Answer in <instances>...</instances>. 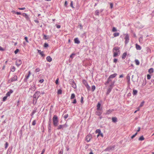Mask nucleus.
<instances>
[{
	"label": "nucleus",
	"mask_w": 154,
	"mask_h": 154,
	"mask_svg": "<svg viewBox=\"0 0 154 154\" xmlns=\"http://www.w3.org/2000/svg\"><path fill=\"white\" fill-rule=\"evenodd\" d=\"M53 124L54 127L57 126L58 124L59 120L58 116L56 115L54 116L53 119Z\"/></svg>",
	"instance_id": "nucleus-1"
},
{
	"label": "nucleus",
	"mask_w": 154,
	"mask_h": 154,
	"mask_svg": "<svg viewBox=\"0 0 154 154\" xmlns=\"http://www.w3.org/2000/svg\"><path fill=\"white\" fill-rule=\"evenodd\" d=\"M82 83L83 84L85 85L86 87V88L87 89L88 91H89L90 89V87L88 85L87 82V81L83 79L82 80Z\"/></svg>",
	"instance_id": "nucleus-2"
},
{
	"label": "nucleus",
	"mask_w": 154,
	"mask_h": 154,
	"mask_svg": "<svg viewBox=\"0 0 154 154\" xmlns=\"http://www.w3.org/2000/svg\"><path fill=\"white\" fill-rule=\"evenodd\" d=\"M115 146L113 145L112 146H110L107 147L106 149L104 150L105 151H109L110 150H113L115 148Z\"/></svg>",
	"instance_id": "nucleus-3"
},
{
	"label": "nucleus",
	"mask_w": 154,
	"mask_h": 154,
	"mask_svg": "<svg viewBox=\"0 0 154 154\" xmlns=\"http://www.w3.org/2000/svg\"><path fill=\"white\" fill-rule=\"evenodd\" d=\"M69 83L75 89L76 88V84L73 80H70L69 81Z\"/></svg>",
	"instance_id": "nucleus-4"
},
{
	"label": "nucleus",
	"mask_w": 154,
	"mask_h": 154,
	"mask_svg": "<svg viewBox=\"0 0 154 154\" xmlns=\"http://www.w3.org/2000/svg\"><path fill=\"white\" fill-rule=\"evenodd\" d=\"M125 37L124 39L125 40V44H127L129 40V36L128 34H125Z\"/></svg>",
	"instance_id": "nucleus-5"
},
{
	"label": "nucleus",
	"mask_w": 154,
	"mask_h": 154,
	"mask_svg": "<svg viewBox=\"0 0 154 154\" xmlns=\"http://www.w3.org/2000/svg\"><path fill=\"white\" fill-rule=\"evenodd\" d=\"M113 87L109 85V86L108 88V89L107 90V91L106 93V95H108L110 93Z\"/></svg>",
	"instance_id": "nucleus-6"
},
{
	"label": "nucleus",
	"mask_w": 154,
	"mask_h": 154,
	"mask_svg": "<svg viewBox=\"0 0 154 154\" xmlns=\"http://www.w3.org/2000/svg\"><path fill=\"white\" fill-rule=\"evenodd\" d=\"M22 63V61L20 59H17L16 62V65L18 67Z\"/></svg>",
	"instance_id": "nucleus-7"
},
{
	"label": "nucleus",
	"mask_w": 154,
	"mask_h": 154,
	"mask_svg": "<svg viewBox=\"0 0 154 154\" xmlns=\"http://www.w3.org/2000/svg\"><path fill=\"white\" fill-rule=\"evenodd\" d=\"M22 15L26 18L27 21H29L30 20V19L29 15H28L26 13H23L22 14Z\"/></svg>",
	"instance_id": "nucleus-8"
},
{
	"label": "nucleus",
	"mask_w": 154,
	"mask_h": 154,
	"mask_svg": "<svg viewBox=\"0 0 154 154\" xmlns=\"http://www.w3.org/2000/svg\"><path fill=\"white\" fill-rule=\"evenodd\" d=\"M31 74V72L30 71L29 72V74H26L25 76V78L24 79V81L25 82H27V80L28 79L30 75Z\"/></svg>",
	"instance_id": "nucleus-9"
},
{
	"label": "nucleus",
	"mask_w": 154,
	"mask_h": 154,
	"mask_svg": "<svg viewBox=\"0 0 154 154\" xmlns=\"http://www.w3.org/2000/svg\"><path fill=\"white\" fill-rule=\"evenodd\" d=\"M92 135L91 134H88L87 135L86 137V140L87 142H89L91 139V138Z\"/></svg>",
	"instance_id": "nucleus-10"
},
{
	"label": "nucleus",
	"mask_w": 154,
	"mask_h": 154,
	"mask_svg": "<svg viewBox=\"0 0 154 154\" xmlns=\"http://www.w3.org/2000/svg\"><path fill=\"white\" fill-rule=\"evenodd\" d=\"M36 89L35 84L33 83L31 88H29V90L32 91H34Z\"/></svg>",
	"instance_id": "nucleus-11"
},
{
	"label": "nucleus",
	"mask_w": 154,
	"mask_h": 154,
	"mask_svg": "<svg viewBox=\"0 0 154 154\" xmlns=\"http://www.w3.org/2000/svg\"><path fill=\"white\" fill-rule=\"evenodd\" d=\"M119 48L118 47H114L113 49V51L114 52V51H115L116 52L118 53H119V54H120V52L119 50Z\"/></svg>",
	"instance_id": "nucleus-12"
},
{
	"label": "nucleus",
	"mask_w": 154,
	"mask_h": 154,
	"mask_svg": "<svg viewBox=\"0 0 154 154\" xmlns=\"http://www.w3.org/2000/svg\"><path fill=\"white\" fill-rule=\"evenodd\" d=\"M13 91L12 89H10L9 90V91H8L6 94V95L8 97L10 96L11 95V94L13 93Z\"/></svg>",
	"instance_id": "nucleus-13"
},
{
	"label": "nucleus",
	"mask_w": 154,
	"mask_h": 154,
	"mask_svg": "<svg viewBox=\"0 0 154 154\" xmlns=\"http://www.w3.org/2000/svg\"><path fill=\"white\" fill-rule=\"evenodd\" d=\"M38 52L41 55L42 57H44L45 56V54H44L43 51H41V50L38 49L37 50Z\"/></svg>",
	"instance_id": "nucleus-14"
},
{
	"label": "nucleus",
	"mask_w": 154,
	"mask_h": 154,
	"mask_svg": "<svg viewBox=\"0 0 154 154\" xmlns=\"http://www.w3.org/2000/svg\"><path fill=\"white\" fill-rule=\"evenodd\" d=\"M64 128L63 126V125H59L58 126V127L57 128V129L58 130H63V128Z\"/></svg>",
	"instance_id": "nucleus-15"
},
{
	"label": "nucleus",
	"mask_w": 154,
	"mask_h": 154,
	"mask_svg": "<svg viewBox=\"0 0 154 154\" xmlns=\"http://www.w3.org/2000/svg\"><path fill=\"white\" fill-rule=\"evenodd\" d=\"M100 106H101V103L99 102L98 103H97V109L98 110H101V109H102V108H100Z\"/></svg>",
	"instance_id": "nucleus-16"
},
{
	"label": "nucleus",
	"mask_w": 154,
	"mask_h": 154,
	"mask_svg": "<svg viewBox=\"0 0 154 154\" xmlns=\"http://www.w3.org/2000/svg\"><path fill=\"white\" fill-rule=\"evenodd\" d=\"M40 92L39 91H36L35 93V94L36 95V96L37 97V99L40 96Z\"/></svg>",
	"instance_id": "nucleus-17"
},
{
	"label": "nucleus",
	"mask_w": 154,
	"mask_h": 154,
	"mask_svg": "<svg viewBox=\"0 0 154 154\" xmlns=\"http://www.w3.org/2000/svg\"><path fill=\"white\" fill-rule=\"evenodd\" d=\"M51 124H48V131L49 133H51Z\"/></svg>",
	"instance_id": "nucleus-18"
},
{
	"label": "nucleus",
	"mask_w": 154,
	"mask_h": 154,
	"mask_svg": "<svg viewBox=\"0 0 154 154\" xmlns=\"http://www.w3.org/2000/svg\"><path fill=\"white\" fill-rule=\"evenodd\" d=\"M74 41L75 43L77 44H79L80 43L79 40L78 38H75L74 39Z\"/></svg>",
	"instance_id": "nucleus-19"
},
{
	"label": "nucleus",
	"mask_w": 154,
	"mask_h": 154,
	"mask_svg": "<svg viewBox=\"0 0 154 154\" xmlns=\"http://www.w3.org/2000/svg\"><path fill=\"white\" fill-rule=\"evenodd\" d=\"M46 59L49 62H51L52 60V58L49 56H47Z\"/></svg>",
	"instance_id": "nucleus-20"
},
{
	"label": "nucleus",
	"mask_w": 154,
	"mask_h": 154,
	"mask_svg": "<svg viewBox=\"0 0 154 154\" xmlns=\"http://www.w3.org/2000/svg\"><path fill=\"white\" fill-rule=\"evenodd\" d=\"M136 48L137 50H140L141 49V47L137 44H136Z\"/></svg>",
	"instance_id": "nucleus-21"
},
{
	"label": "nucleus",
	"mask_w": 154,
	"mask_h": 154,
	"mask_svg": "<svg viewBox=\"0 0 154 154\" xmlns=\"http://www.w3.org/2000/svg\"><path fill=\"white\" fill-rule=\"evenodd\" d=\"M117 75V74L116 73H114L110 75L109 77L110 78L112 79L115 78Z\"/></svg>",
	"instance_id": "nucleus-22"
},
{
	"label": "nucleus",
	"mask_w": 154,
	"mask_h": 154,
	"mask_svg": "<svg viewBox=\"0 0 154 154\" xmlns=\"http://www.w3.org/2000/svg\"><path fill=\"white\" fill-rule=\"evenodd\" d=\"M96 133H98V134L97 135V137L100 136V134L101 132V131L99 129H97L95 131Z\"/></svg>",
	"instance_id": "nucleus-23"
},
{
	"label": "nucleus",
	"mask_w": 154,
	"mask_h": 154,
	"mask_svg": "<svg viewBox=\"0 0 154 154\" xmlns=\"http://www.w3.org/2000/svg\"><path fill=\"white\" fill-rule=\"evenodd\" d=\"M112 122L114 123L116 122L117 121V119L116 117H112Z\"/></svg>",
	"instance_id": "nucleus-24"
},
{
	"label": "nucleus",
	"mask_w": 154,
	"mask_h": 154,
	"mask_svg": "<svg viewBox=\"0 0 154 154\" xmlns=\"http://www.w3.org/2000/svg\"><path fill=\"white\" fill-rule=\"evenodd\" d=\"M12 148V147H9L7 151V154H8V153L10 154L11 153Z\"/></svg>",
	"instance_id": "nucleus-25"
},
{
	"label": "nucleus",
	"mask_w": 154,
	"mask_h": 154,
	"mask_svg": "<svg viewBox=\"0 0 154 154\" xmlns=\"http://www.w3.org/2000/svg\"><path fill=\"white\" fill-rule=\"evenodd\" d=\"M114 111V109H109L108 110H107L106 113V114H109L111 113V112Z\"/></svg>",
	"instance_id": "nucleus-26"
},
{
	"label": "nucleus",
	"mask_w": 154,
	"mask_h": 154,
	"mask_svg": "<svg viewBox=\"0 0 154 154\" xmlns=\"http://www.w3.org/2000/svg\"><path fill=\"white\" fill-rule=\"evenodd\" d=\"M127 54L126 52L124 53L122 56V59L123 60L127 56Z\"/></svg>",
	"instance_id": "nucleus-27"
},
{
	"label": "nucleus",
	"mask_w": 154,
	"mask_h": 154,
	"mask_svg": "<svg viewBox=\"0 0 154 154\" xmlns=\"http://www.w3.org/2000/svg\"><path fill=\"white\" fill-rule=\"evenodd\" d=\"M33 97L34 98V99L35 100V104H36L37 103V97L36 96V95L35 94L33 96Z\"/></svg>",
	"instance_id": "nucleus-28"
},
{
	"label": "nucleus",
	"mask_w": 154,
	"mask_h": 154,
	"mask_svg": "<svg viewBox=\"0 0 154 154\" xmlns=\"http://www.w3.org/2000/svg\"><path fill=\"white\" fill-rule=\"evenodd\" d=\"M43 38L47 40L49 38V36L45 35H43Z\"/></svg>",
	"instance_id": "nucleus-29"
},
{
	"label": "nucleus",
	"mask_w": 154,
	"mask_h": 154,
	"mask_svg": "<svg viewBox=\"0 0 154 154\" xmlns=\"http://www.w3.org/2000/svg\"><path fill=\"white\" fill-rule=\"evenodd\" d=\"M99 10H96L94 12V14L95 15L98 16L99 15Z\"/></svg>",
	"instance_id": "nucleus-30"
},
{
	"label": "nucleus",
	"mask_w": 154,
	"mask_h": 154,
	"mask_svg": "<svg viewBox=\"0 0 154 154\" xmlns=\"http://www.w3.org/2000/svg\"><path fill=\"white\" fill-rule=\"evenodd\" d=\"M113 35L115 37H117L119 35V32H115L113 34Z\"/></svg>",
	"instance_id": "nucleus-31"
},
{
	"label": "nucleus",
	"mask_w": 154,
	"mask_h": 154,
	"mask_svg": "<svg viewBox=\"0 0 154 154\" xmlns=\"http://www.w3.org/2000/svg\"><path fill=\"white\" fill-rule=\"evenodd\" d=\"M153 69L152 68H151L149 69L148 72L150 73H152L153 72Z\"/></svg>",
	"instance_id": "nucleus-32"
},
{
	"label": "nucleus",
	"mask_w": 154,
	"mask_h": 154,
	"mask_svg": "<svg viewBox=\"0 0 154 154\" xmlns=\"http://www.w3.org/2000/svg\"><path fill=\"white\" fill-rule=\"evenodd\" d=\"M75 94L74 93H73V94H72L71 95V96L70 97V99H72L74 98H75Z\"/></svg>",
	"instance_id": "nucleus-33"
},
{
	"label": "nucleus",
	"mask_w": 154,
	"mask_h": 154,
	"mask_svg": "<svg viewBox=\"0 0 154 154\" xmlns=\"http://www.w3.org/2000/svg\"><path fill=\"white\" fill-rule=\"evenodd\" d=\"M96 113L97 115L100 116L102 114V112L100 111H97Z\"/></svg>",
	"instance_id": "nucleus-34"
},
{
	"label": "nucleus",
	"mask_w": 154,
	"mask_h": 154,
	"mask_svg": "<svg viewBox=\"0 0 154 154\" xmlns=\"http://www.w3.org/2000/svg\"><path fill=\"white\" fill-rule=\"evenodd\" d=\"M144 138L143 135L140 136L139 138V140H141V141H142V140H144Z\"/></svg>",
	"instance_id": "nucleus-35"
},
{
	"label": "nucleus",
	"mask_w": 154,
	"mask_h": 154,
	"mask_svg": "<svg viewBox=\"0 0 154 154\" xmlns=\"http://www.w3.org/2000/svg\"><path fill=\"white\" fill-rule=\"evenodd\" d=\"M57 94H62V90L61 89H59L58 90Z\"/></svg>",
	"instance_id": "nucleus-36"
},
{
	"label": "nucleus",
	"mask_w": 154,
	"mask_h": 154,
	"mask_svg": "<svg viewBox=\"0 0 154 154\" xmlns=\"http://www.w3.org/2000/svg\"><path fill=\"white\" fill-rule=\"evenodd\" d=\"M137 93V91L136 90H133V94L134 95H136Z\"/></svg>",
	"instance_id": "nucleus-37"
},
{
	"label": "nucleus",
	"mask_w": 154,
	"mask_h": 154,
	"mask_svg": "<svg viewBox=\"0 0 154 154\" xmlns=\"http://www.w3.org/2000/svg\"><path fill=\"white\" fill-rule=\"evenodd\" d=\"M17 77L16 75H15L13 78V81H16L17 80Z\"/></svg>",
	"instance_id": "nucleus-38"
},
{
	"label": "nucleus",
	"mask_w": 154,
	"mask_h": 154,
	"mask_svg": "<svg viewBox=\"0 0 154 154\" xmlns=\"http://www.w3.org/2000/svg\"><path fill=\"white\" fill-rule=\"evenodd\" d=\"M146 80L145 79L143 81V83H142V85L143 86H144L146 85Z\"/></svg>",
	"instance_id": "nucleus-39"
},
{
	"label": "nucleus",
	"mask_w": 154,
	"mask_h": 154,
	"mask_svg": "<svg viewBox=\"0 0 154 154\" xmlns=\"http://www.w3.org/2000/svg\"><path fill=\"white\" fill-rule=\"evenodd\" d=\"M119 53L117 52H114L113 56L114 57H116L118 55Z\"/></svg>",
	"instance_id": "nucleus-40"
},
{
	"label": "nucleus",
	"mask_w": 154,
	"mask_h": 154,
	"mask_svg": "<svg viewBox=\"0 0 154 154\" xmlns=\"http://www.w3.org/2000/svg\"><path fill=\"white\" fill-rule=\"evenodd\" d=\"M11 70L13 72H14L15 70V67L14 66H12L11 67Z\"/></svg>",
	"instance_id": "nucleus-41"
},
{
	"label": "nucleus",
	"mask_w": 154,
	"mask_h": 154,
	"mask_svg": "<svg viewBox=\"0 0 154 154\" xmlns=\"http://www.w3.org/2000/svg\"><path fill=\"white\" fill-rule=\"evenodd\" d=\"M135 63L137 65H139L140 62L138 60H135Z\"/></svg>",
	"instance_id": "nucleus-42"
},
{
	"label": "nucleus",
	"mask_w": 154,
	"mask_h": 154,
	"mask_svg": "<svg viewBox=\"0 0 154 154\" xmlns=\"http://www.w3.org/2000/svg\"><path fill=\"white\" fill-rule=\"evenodd\" d=\"M96 87L94 85H92L91 87V90L92 91H94Z\"/></svg>",
	"instance_id": "nucleus-43"
},
{
	"label": "nucleus",
	"mask_w": 154,
	"mask_h": 154,
	"mask_svg": "<svg viewBox=\"0 0 154 154\" xmlns=\"http://www.w3.org/2000/svg\"><path fill=\"white\" fill-rule=\"evenodd\" d=\"M7 97H8L6 95V96L2 98V101L4 102L7 99Z\"/></svg>",
	"instance_id": "nucleus-44"
},
{
	"label": "nucleus",
	"mask_w": 154,
	"mask_h": 154,
	"mask_svg": "<svg viewBox=\"0 0 154 154\" xmlns=\"http://www.w3.org/2000/svg\"><path fill=\"white\" fill-rule=\"evenodd\" d=\"M137 132H136L131 137V138L132 139H133L137 134Z\"/></svg>",
	"instance_id": "nucleus-45"
},
{
	"label": "nucleus",
	"mask_w": 154,
	"mask_h": 154,
	"mask_svg": "<svg viewBox=\"0 0 154 154\" xmlns=\"http://www.w3.org/2000/svg\"><path fill=\"white\" fill-rule=\"evenodd\" d=\"M8 143L7 142H6L5 144V149H6L8 147Z\"/></svg>",
	"instance_id": "nucleus-46"
},
{
	"label": "nucleus",
	"mask_w": 154,
	"mask_h": 154,
	"mask_svg": "<svg viewBox=\"0 0 154 154\" xmlns=\"http://www.w3.org/2000/svg\"><path fill=\"white\" fill-rule=\"evenodd\" d=\"M75 54L74 53H72L70 55V57L72 59L74 56L75 55Z\"/></svg>",
	"instance_id": "nucleus-47"
},
{
	"label": "nucleus",
	"mask_w": 154,
	"mask_h": 154,
	"mask_svg": "<svg viewBox=\"0 0 154 154\" xmlns=\"http://www.w3.org/2000/svg\"><path fill=\"white\" fill-rule=\"evenodd\" d=\"M117 31V29L116 28L114 27H113V28H112V31L113 32H116Z\"/></svg>",
	"instance_id": "nucleus-48"
},
{
	"label": "nucleus",
	"mask_w": 154,
	"mask_h": 154,
	"mask_svg": "<svg viewBox=\"0 0 154 154\" xmlns=\"http://www.w3.org/2000/svg\"><path fill=\"white\" fill-rule=\"evenodd\" d=\"M127 80H128V81H130V76L129 74H128L127 75Z\"/></svg>",
	"instance_id": "nucleus-49"
},
{
	"label": "nucleus",
	"mask_w": 154,
	"mask_h": 154,
	"mask_svg": "<svg viewBox=\"0 0 154 154\" xmlns=\"http://www.w3.org/2000/svg\"><path fill=\"white\" fill-rule=\"evenodd\" d=\"M36 120H34L32 122V125L34 126L35 125L36 123Z\"/></svg>",
	"instance_id": "nucleus-50"
},
{
	"label": "nucleus",
	"mask_w": 154,
	"mask_h": 154,
	"mask_svg": "<svg viewBox=\"0 0 154 154\" xmlns=\"http://www.w3.org/2000/svg\"><path fill=\"white\" fill-rule=\"evenodd\" d=\"M48 46V44L47 43H45L44 45V47L45 48H47Z\"/></svg>",
	"instance_id": "nucleus-51"
},
{
	"label": "nucleus",
	"mask_w": 154,
	"mask_h": 154,
	"mask_svg": "<svg viewBox=\"0 0 154 154\" xmlns=\"http://www.w3.org/2000/svg\"><path fill=\"white\" fill-rule=\"evenodd\" d=\"M115 81H113L111 83V85H109L111 86L112 87H113L114 86V84L115 83Z\"/></svg>",
	"instance_id": "nucleus-52"
},
{
	"label": "nucleus",
	"mask_w": 154,
	"mask_h": 154,
	"mask_svg": "<svg viewBox=\"0 0 154 154\" xmlns=\"http://www.w3.org/2000/svg\"><path fill=\"white\" fill-rule=\"evenodd\" d=\"M63 149H61L60 150V151L58 154H63Z\"/></svg>",
	"instance_id": "nucleus-53"
},
{
	"label": "nucleus",
	"mask_w": 154,
	"mask_h": 154,
	"mask_svg": "<svg viewBox=\"0 0 154 154\" xmlns=\"http://www.w3.org/2000/svg\"><path fill=\"white\" fill-rule=\"evenodd\" d=\"M51 116L49 118V120L48 122V124H51Z\"/></svg>",
	"instance_id": "nucleus-54"
},
{
	"label": "nucleus",
	"mask_w": 154,
	"mask_h": 154,
	"mask_svg": "<svg viewBox=\"0 0 154 154\" xmlns=\"http://www.w3.org/2000/svg\"><path fill=\"white\" fill-rule=\"evenodd\" d=\"M144 101L142 102L141 103H140V107H141L143 106V105H144Z\"/></svg>",
	"instance_id": "nucleus-55"
},
{
	"label": "nucleus",
	"mask_w": 154,
	"mask_h": 154,
	"mask_svg": "<svg viewBox=\"0 0 154 154\" xmlns=\"http://www.w3.org/2000/svg\"><path fill=\"white\" fill-rule=\"evenodd\" d=\"M40 70V69L39 68H36L35 70V72H39Z\"/></svg>",
	"instance_id": "nucleus-56"
},
{
	"label": "nucleus",
	"mask_w": 154,
	"mask_h": 154,
	"mask_svg": "<svg viewBox=\"0 0 154 154\" xmlns=\"http://www.w3.org/2000/svg\"><path fill=\"white\" fill-rule=\"evenodd\" d=\"M67 5H68L67 2L66 1L65 2L64 6L66 7H67Z\"/></svg>",
	"instance_id": "nucleus-57"
},
{
	"label": "nucleus",
	"mask_w": 154,
	"mask_h": 154,
	"mask_svg": "<svg viewBox=\"0 0 154 154\" xmlns=\"http://www.w3.org/2000/svg\"><path fill=\"white\" fill-rule=\"evenodd\" d=\"M70 6L71 7H72V8H74V7L73 6V2L72 1L71 2V3L70 4Z\"/></svg>",
	"instance_id": "nucleus-58"
},
{
	"label": "nucleus",
	"mask_w": 154,
	"mask_h": 154,
	"mask_svg": "<svg viewBox=\"0 0 154 154\" xmlns=\"http://www.w3.org/2000/svg\"><path fill=\"white\" fill-rule=\"evenodd\" d=\"M19 51V49H17L14 52L15 54H16Z\"/></svg>",
	"instance_id": "nucleus-59"
},
{
	"label": "nucleus",
	"mask_w": 154,
	"mask_h": 154,
	"mask_svg": "<svg viewBox=\"0 0 154 154\" xmlns=\"http://www.w3.org/2000/svg\"><path fill=\"white\" fill-rule=\"evenodd\" d=\"M68 116V114H66L64 116V118L65 119H66L67 118V117Z\"/></svg>",
	"instance_id": "nucleus-60"
},
{
	"label": "nucleus",
	"mask_w": 154,
	"mask_h": 154,
	"mask_svg": "<svg viewBox=\"0 0 154 154\" xmlns=\"http://www.w3.org/2000/svg\"><path fill=\"white\" fill-rule=\"evenodd\" d=\"M37 109V108H36V107L35 108H34V110H33L32 112L35 114L36 112Z\"/></svg>",
	"instance_id": "nucleus-61"
},
{
	"label": "nucleus",
	"mask_w": 154,
	"mask_h": 154,
	"mask_svg": "<svg viewBox=\"0 0 154 154\" xmlns=\"http://www.w3.org/2000/svg\"><path fill=\"white\" fill-rule=\"evenodd\" d=\"M58 81H59V78H57L55 81V83L56 84H57V85L58 84H59Z\"/></svg>",
	"instance_id": "nucleus-62"
},
{
	"label": "nucleus",
	"mask_w": 154,
	"mask_h": 154,
	"mask_svg": "<svg viewBox=\"0 0 154 154\" xmlns=\"http://www.w3.org/2000/svg\"><path fill=\"white\" fill-rule=\"evenodd\" d=\"M147 77L148 79H150L151 78V75L149 74H148L147 75Z\"/></svg>",
	"instance_id": "nucleus-63"
},
{
	"label": "nucleus",
	"mask_w": 154,
	"mask_h": 154,
	"mask_svg": "<svg viewBox=\"0 0 154 154\" xmlns=\"http://www.w3.org/2000/svg\"><path fill=\"white\" fill-rule=\"evenodd\" d=\"M109 4L110 5V8H112L113 7V4L112 3H110Z\"/></svg>",
	"instance_id": "nucleus-64"
}]
</instances>
